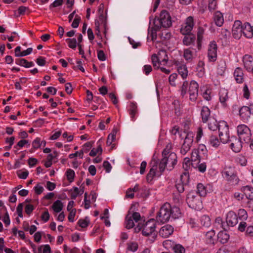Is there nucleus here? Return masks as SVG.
Segmentation results:
<instances>
[{
	"label": "nucleus",
	"instance_id": "bf43d9fd",
	"mask_svg": "<svg viewBox=\"0 0 253 253\" xmlns=\"http://www.w3.org/2000/svg\"><path fill=\"white\" fill-rule=\"evenodd\" d=\"M165 160L163 158L159 163V169L161 173L163 172L166 168L168 166Z\"/></svg>",
	"mask_w": 253,
	"mask_h": 253
},
{
	"label": "nucleus",
	"instance_id": "2eb2a0df",
	"mask_svg": "<svg viewBox=\"0 0 253 253\" xmlns=\"http://www.w3.org/2000/svg\"><path fill=\"white\" fill-rule=\"evenodd\" d=\"M167 165V169L171 170L177 163V156L175 153L171 152L168 156L163 157Z\"/></svg>",
	"mask_w": 253,
	"mask_h": 253
},
{
	"label": "nucleus",
	"instance_id": "4d7b16f0",
	"mask_svg": "<svg viewBox=\"0 0 253 253\" xmlns=\"http://www.w3.org/2000/svg\"><path fill=\"white\" fill-rule=\"evenodd\" d=\"M127 250L132 252H135L138 249V245L135 242H131L127 244Z\"/></svg>",
	"mask_w": 253,
	"mask_h": 253
},
{
	"label": "nucleus",
	"instance_id": "680f3d73",
	"mask_svg": "<svg viewBox=\"0 0 253 253\" xmlns=\"http://www.w3.org/2000/svg\"><path fill=\"white\" fill-rule=\"evenodd\" d=\"M81 20V17L78 15H76L75 19L72 23V27L74 28H78Z\"/></svg>",
	"mask_w": 253,
	"mask_h": 253
},
{
	"label": "nucleus",
	"instance_id": "423d86ee",
	"mask_svg": "<svg viewBox=\"0 0 253 253\" xmlns=\"http://www.w3.org/2000/svg\"><path fill=\"white\" fill-rule=\"evenodd\" d=\"M238 222L237 214L233 211H229L226 214V224H223V230H228L229 227H234Z\"/></svg>",
	"mask_w": 253,
	"mask_h": 253
},
{
	"label": "nucleus",
	"instance_id": "c03bdc74",
	"mask_svg": "<svg viewBox=\"0 0 253 253\" xmlns=\"http://www.w3.org/2000/svg\"><path fill=\"white\" fill-rule=\"evenodd\" d=\"M96 21H99L100 24L104 28V33L105 35L106 33V18L103 14H99L98 19Z\"/></svg>",
	"mask_w": 253,
	"mask_h": 253
},
{
	"label": "nucleus",
	"instance_id": "de8ad7c7",
	"mask_svg": "<svg viewBox=\"0 0 253 253\" xmlns=\"http://www.w3.org/2000/svg\"><path fill=\"white\" fill-rule=\"evenodd\" d=\"M89 222V219L86 217L84 219H80L78 221V224L82 228H86L88 226Z\"/></svg>",
	"mask_w": 253,
	"mask_h": 253
},
{
	"label": "nucleus",
	"instance_id": "a18cd8bd",
	"mask_svg": "<svg viewBox=\"0 0 253 253\" xmlns=\"http://www.w3.org/2000/svg\"><path fill=\"white\" fill-rule=\"evenodd\" d=\"M126 228L127 229H131L134 226L133 220L127 214L126 217Z\"/></svg>",
	"mask_w": 253,
	"mask_h": 253
},
{
	"label": "nucleus",
	"instance_id": "6ab92c4d",
	"mask_svg": "<svg viewBox=\"0 0 253 253\" xmlns=\"http://www.w3.org/2000/svg\"><path fill=\"white\" fill-rule=\"evenodd\" d=\"M173 232V227L169 225L166 224L161 228L159 230V235L163 238H168Z\"/></svg>",
	"mask_w": 253,
	"mask_h": 253
},
{
	"label": "nucleus",
	"instance_id": "4be33fe9",
	"mask_svg": "<svg viewBox=\"0 0 253 253\" xmlns=\"http://www.w3.org/2000/svg\"><path fill=\"white\" fill-rule=\"evenodd\" d=\"M175 64L178 66L177 71L179 75L184 79L186 78L188 75V70L185 64H180L179 61H176Z\"/></svg>",
	"mask_w": 253,
	"mask_h": 253
},
{
	"label": "nucleus",
	"instance_id": "4c0bfd02",
	"mask_svg": "<svg viewBox=\"0 0 253 253\" xmlns=\"http://www.w3.org/2000/svg\"><path fill=\"white\" fill-rule=\"evenodd\" d=\"M237 215L238 219H239L241 221H245L248 217L247 211L243 209H241L238 210Z\"/></svg>",
	"mask_w": 253,
	"mask_h": 253
},
{
	"label": "nucleus",
	"instance_id": "393cba45",
	"mask_svg": "<svg viewBox=\"0 0 253 253\" xmlns=\"http://www.w3.org/2000/svg\"><path fill=\"white\" fill-rule=\"evenodd\" d=\"M228 91L224 88H222L219 92V101L223 106L226 105V102L228 99Z\"/></svg>",
	"mask_w": 253,
	"mask_h": 253
},
{
	"label": "nucleus",
	"instance_id": "a878e982",
	"mask_svg": "<svg viewBox=\"0 0 253 253\" xmlns=\"http://www.w3.org/2000/svg\"><path fill=\"white\" fill-rule=\"evenodd\" d=\"M217 130L218 135H221L223 133L229 132V127L227 123L225 121H220L219 122Z\"/></svg>",
	"mask_w": 253,
	"mask_h": 253
},
{
	"label": "nucleus",
	"instance_id": "ddd939ff",
	"mask_svg": "<svg viewBox=\"0 0 253 253\" xmlns=\"http://www.w3.org/2000/svg\"><path fill=\"white\" fill-rule=\"evenodd\" d=\"M199 85L197 82L192 81L189 85L188 93L189 99L191 101H195L198 96Z\"/></svg>",
	"mask_w": 253,
	"mask_h": 253
},
{
	"label": "nucleus",
	"instance_id": "3c124183",
	"mask_svg": "<svg viewBox=\"0 0 253 253\" xmlns=\"http://www.w3.org/2000/svg\"><path fill=\"white\" fill-rule=\"evenodd\" d=\"M38 253H50L51 248L48 245H45L43 246L40 247L38 249Z\"/></svg>",
	"mask_w": 253,
	"mask_h": 253
},
{
	"label": "nucleus",
	"instance_id": "79ce46f5",
	"mask_svg": "<svg viewBox=\"0 0 253 253\" xmlns=\"http://www.w3.org/2000/svg\"><path fill=\"white\" fill-rule=\"evenodd\" d=\"M183 57L186 61L191 62L193 57V53L189 48L185 49L184 50Z\"/></svg>",
	"mask_w": 253,
	"mask_h": 253
},
{
	"label": "nucleus",
	"instance_id": "6e6552de",
	"mask_svg": "<svg viewBox=\"0 0 253 253\" xmlns=\"http://www.w3.org/2000/svg\"><path fill=\"white\" fill-rule=\"evenodd\" d=\"M239 115L243 121L247 122L251 115H253V104H251L249 106L242 107L239 110Z\"/></svg>",
	"mask_w": 253,
	"mask_h": 253
},
{
	"label": "nucleus",
	"instance_id": "2f4dec72",
	"mask_svg": "<svg viewBox=\"0 0 253 253\" xmlns=\"http://www.w3.org/2000/svg\"><path fill=\"white\" fill-rule=\"evenodd\" d=\"M205 30L203 28L199 27L197 32V46L198 49H200L202 45V42L204 38Z\"/></svg>",
	"mask_w": 253,
	"mask_h": 253
},
{
	"label": "nucleus",
	"instance_id": "5fc2aeb1",
	"mask_svg": "<svg viewBox=\"0 0 253 253\" xmlns=\"http://www.w3.org/2000/svg\"><path fill=\"white\" fill-rule=\"evenodd\" d=\"M102 152V149L101 148V146L100 144H98V147L96 149L93 148L90 151L89 153V155L91 157H94L96 155L97 153L101 154Z\"/></svg>",
	"mask_w": 253,
	"mask_h": 253
},
{
	"label": "nucleus",
	"instance_id": "0e129e2a",
	"mask_svg": "<svg viewBox=\"0 0 253 253\" xmlns=\"http://www.w3.org/2000/svg\"><path fill=\"white\" fill-rule=\"evenodd\" d=\"M204 135L203 130L201 127L199 126L197 128L196 132V140L197 142H198L201 139V137Z\"/></svg>",
	"mask_w": 253,
	"mask_h": 253
},
{
	"label": "nucleus",
	"instance_id": "09e8293b",
	"mask_svg": "<svg viewBox=\"0 0 253 253\" xmlns=\"http://www.w3.org/2000/svg\"><path fill=\"white\" fill-rule=\"evenodd\" d=\"M66 174L68 180L70 182H72L74 181L75 176V171L73 169H68L66 171Z\"/></svg>",
	"mask_w": 253,
	"mask_h": 253
},
{
	"label": "nucleus",
	"instance_id": "a19ab883",
	"mask_svg": "<svg viewBox=\"0 0 253 253\" xmlns=\"http://www.w3.org/2000/svg\"><path fill=\"white\" fill-rule=\"evenodd\" d=\"M151 38V41H154L157 38V30L154 27H149L148 30L147 39Z\"/></svg>",
	"mask_w": 253,
	"mask_h": 253
},
{
	"label": "nucleus",
	"instance_id": "b1692460",
	"mask_svg": "<svg viewBox=\"0 0 253 253\" xmlns=\"http://www.w3.org/2000/svg\"><path fill=\"white\" fill-rule=\"evenodd\" d=\"M128 112L132 121L135 120V116L138 113L137 106L135 103L130 102Z\"/></svg>",
	"mask_w": 253,
	"mask_h": 253
},
{
	"label": "nucleus",
	"instance_id": "774afa93",
	"mask_svg": "<svg viewBox=\"0 0 253 253\" xmlns=\"http://www.w3.org/2000/svg\"><path fill=\"white\" fill-rule=\"evenodd\" d=\"M243 91V96L245 98L248 99L250 97V92L248 86L246 84H245L244 85Z\"/></svg>",
	"mask_w": 253,
	"mask_h": 253
},
{
	"label": "nucleus",
	"instance_id": "e2e57ef3",
	"mask_svg": "<svg viewBox=\"0 0 253 253\" xmlns=\"http://www.w3.org/2000/svg\"><path fill=\"white\" fill-rule=\"evenodd\" d=\"M42 145V142L39 138H36L32 142V146L34 149H38Z\"/></svg>",
	"mask_w": 253,
	"mask_h": 253
},
{
	"label": "nucleus",
	"instance_id": "9b49d317",
	"mask_svg": "<svg viewBox=\"0 0 253 253\" xmlns=\"http://www.w3.org/2000/svg\"><path fill=\"white\" fill-rule=\"evenodd\" d=\"M217 45L214 41L210 42L208 52V57L209 62H214L217 59Z\"/></svg>",
	"mask_w": 253,
	"mask_h": 253
},
{
	"label": "nucleus",
	"instance_id": "58836bf2",
	"mask_svg": "<svg viewBox=\"0 0 253 253\" xmlns=\"http://www.w3.org/2000/svg\"><path fill=\"white\" fill-rule=\"evenodd\" d=\"M157 168V167L156 165H154L150 169L146 176V179L148 182H151L155 176Z\"/></svg>",
	"mask_w": 253,
	"mask_h": 253
},
{
	"label": "nucleus",
	"instance_id": "7c9ffc66",
	"mask_svg": "<svg viewBox=\"0 0 253 253\" xmlns=\"http://www.w3.org/2000/svg\"><path fill=\"white\" fill-rule=\"evenodd\" d=\"M205 62L203 60H200L197 64V75L202 78L204 76L205 71Z\"/></svg>",
	"mask_w": 253,
	"mask_h": 253
},
{
	"label": "nucleus",
	"instance_id": "c9c22d12",
	"mask_svg": "<svg viewBox=\"0 0 253 253\" xmlns=\"http://www.w3.org/2000/svg\"><path fill=\"white\" fill-rule=\"evenodd\" d=\"M153 65L155 69H159L160 66L163 65V62L159 59L156 54H153L151 56Z\"/></svg>",
	"mask_w": 253,
	"mask_h": 253
},
{
	"label": "nucleus",
	"instance_id": "0eeeda50",
	"mask_svg": "<svg viewBox=\"0 0 253 253\" xmlns=\"http://www.w3.org/2000/svg\"><path fill=\"white\" fill-rule=\"evenodd\" d=\"M194 134L192 132H188L181 146L180 153L182 155H185L190 149L193 142Z\"/></svg>",
	"mask_w": 253,
	"mask_h": 253
},
{
	"label": "nucleus",
	"instance_id": "f257e3e1",
	"mask_svg": "<svg viewBox=\"0 0 253 253\" xmlns=\"http://www.w3.org/2000/svg\"><path fill=\"white\" fill-rule=\"evenodd\" d=\"M181 215V211L178 207L171 206L169 203H166L161 207L156 216V219L158 222L164 223L171 218H179Z\"/></svg>",
	"mask_w": 253,
	"mask_h": 253
},
{
	"label": "nucleus",
	"instance_id": "8fccbe9b",
	"mask_svg": "<svg viewBox=\"0 0 253 253\" xmlns=\"http://www.w3.org/2000/svg\"><path fill=\"white\" fill-rule=\"evenodd\" d=\"M71 194V198L72 199L75 200L77 197L80 195V191L78 187H74L73 189L69 190Z\"/></svg>",
	"mask_w": 253,
	"mask_h": 253
},
{
	"label": "nucleus",
	"instance_id": "f704fd0d",
	"mask_svg": "<svg viewBox=\"0 0 253 253\" xmlns=\"http://www.w3.org/2000/svg\"><path fill=\"white\" fill-rule=\"evenodd\" d=\"M51 208L55 212L58 213L62 210L63 208V204L61 201L57 200L53 203Z\"/></svg>",
	"mask_w": 253,
	"mask_h": 253
},
{
	"label": "nucleus",
	"instance_id": "603ef678",
	"mask_svg": "<svg viewBox=\"0 0 253 253\" xmlns=\"http://www.w3.org/2000/svg\"><path fill=\"white\" fill-rule=\"evenodd\" d=\"M218 136L220 137L221 142L223 143H226L228 142H230V137L229 136V132L226 133H223L222 135H218Z\"/></svg>",
	"mask_w": 253,
	"mask_h": 253
},
{
	"label": "nucleus",
	"instance_id": "f03ea898",
	"mask_svg": "<svg viewBox=\"0 0 253 253\" xmlns=\"http://www.w3.org/2000/svg\"><path fill=\"white\" fill-rule=\"evenodd\" d=\"M156 225V221L154 219H151L143 224L142 235L145 236H151L148 239L149 243H153L157 237V234L155 233Z\"/></svg>",
	"mask_w": 253,
	"mask_h": 253
},
{
	"label": "nucleus",
	"instance_id": "13d9d810",
	"mask_svg": "<svg viewBox=\"0 0 253 253\" xmlns=\"http://www.w3.org/2000/svg\"><path fill=\"white\" fill-rule=\"evenodd\" d=\"M115 139L116 133H111V134H109L106 141L107 145L110 146L112 144L113 142L115 140Z\"/></svg>",
	"mask_w": 253,
	"mask_h": 253
},
{
	"label": "nucleus",
	"instance_id": "5701e85b",
	"mask_svg": "<svg viewBox=\"0 0 253 253\" xmlns=\"http://www.w3.org/2000/svg\"><path fill=\"white\" fill-rule=\"evenodd\" d=\"M234 76L236 82L238 84L243 83L244 82V73L241 68H236L234 71Z\"/></svg>",
	"mask_w": 253,
	"mask_h": 253
},
{
	"label": "nucleus",
	"instance_id": "c756f323",
	"mask_svg": "<svg viewBox=\"0 0 253 253\" xmlns=\"http://www.w3.org/2000/svg\"><path fill=\"white\" fill-rule=\"evenodd\" d=\"M15 63L17 65L25 68H30L34 66V63L33 62H29L24 58L16 59L15 60Z\"/></svg>",
	"mask_w": 253,
	"mask_h": 253
},
{
	"label": "nucleus",
	"instance_id": "69168bd1",
	"mask_svg": "<svg viewBox=\"0 0 253 253\" xmlns=\"http://www.w3.org/2000/svg\"><path fill=\"white\" fill-rule=\"evenodd\" d=\"M177 77V75L175 73H173L171 74L169 78V84L173 86H175L176 85V84L175 83V81Z\"/></svg>",
	"mask_w": 253,
	"mask_h": 253
},
{
	"label": "nucleus",
	"instance_id": "ea45409f",
	"mask_svg": "<svg viewBox=\"0 0 253 253\" xmlns=\"http://www.w3.org/2000/svg\"><path fill=\"white\" fill-rule=\"evenodd\" d=\"M196 192L201 197H205L206 196V187L202 183H199L197 185Z\"/></svg>",
	"mask_w": 253,
	"mask_h": 253
},
{
	"label": "nucleus",
	"instance_id": "473e14b6",
	"mask_svg": "<svg viewBox=\"0 0 253 253\" xmlns=\"http://www.w3.org/2000/svg\"><path fill=\"white\" fill-rule=\"evenodd\" d=\"M92 142H87L85 143L83 146L81 150H80L79 157L82 159L83 158L84 153H87L91 148L92 145Z\"/></svg>",
	"mask_w": 253,
	"mask_h": 253
},
{
	"label": "nucleus",
	"instance_id": "052dcab7",
	"mask_svg": "<svg viewBox=\"0 0 253 253\" xmlns=\"http://www.w3.org/2000/svg\"><path fill=\"white\" fill-rule=\"evenodd\" d=\"M171 149V144L170 143H169L167 145L166 148L164 149L162 152V156L163 157L165 156H168L169 154H170V150Z\"/></svg>",
	"mask_w": 253,
	"mask_h": 253
},
{
	"label": "nucleus",
	"instance_id": "e433bc0d",
	"mask_svg": "<svg viewBox=\"0 0 253 253\" xmlns=\"http://www.w3.org/2000/svg\"><path fill=\"white\" fill-rule=\"evenodd\" d=\"M217 0H209L208 8L211 14L213 13L214 11H218L217 9Z\"/></svg>",
	"mask_w": 253,
	"mask_h": 253
},
{
	"label": "nucleus",
	"instance_id": "f8f14e48",
	"mask_svg": "<svg viewBox=\"0 0 253 253\" xmlns=\"http://www.w3.org/2000/svg\"><path fill=\"white\" fill-rule=\"evenodd\" d=\"M210 114V110L207 107V113ZM207 124L208 125V128L210 130L213 131V133H217V128L219 123H217L216 120L212 117L207 116Z\"/></svg>",
	"mask_w": 253,
	"mask_h": 253
},
{
	"label": "nucleus",
	"instance_id": "338daca9",
	"mask_svg": "<svg viewBox=\"0 0 253 253\" xmlns=\"http://www.w3.org/2000/svg\"><path fill=\"white\" fill-rule=\"evenodd\" d=\"M189 84L187 81L183 82V84L181 88V94L182 96H184L187 92V88Z\"/></svg>",
	"mask_w": 253,
	"mask_h": 253
},
{
	"label": "nucleus",
	"instance_id": "a211bd4d",
	"mask_svg": "<svg viewBox=\"0 0 253 253\" xmlns=\"http://www.w3.org/2000/svg\"><path fill=\"white\" fill-rule=\"evenodd\" d=\"M212 14V19L216 26L221 27L224 23L223 14L220 11H214Z\"/></svg>",
	"mask_w": 253,
	"mask_h": 253
},
{
	"label": "nucleus",
	"instance_id": "6e6d98bb",
	"mask_svg": "<svg viewBox=\"0 0 253 253\" xmlns=\"http://www.w3.org/2000/svg\"><path fill=\"white\" fill-rule=\"evenodd\" d=\"M173 250L175 253H184L185 250L181 245H175L173 247Z\"/></svg>",
	"mask_w": 253,
	"mask_h": 253
},
{
	"label": "nucleus",
	"instance_id": "7ed1b4c3",
	"mask_svg": "<svg viewBox=\"0 0 253 253\" xmlns=\"http://www.w3.org/2000/svg\"><path fill=\"white\" fill-rule=\"evenodd\" d=\"M155 26L158 29L161 28H168L172 25L171 17L169 12L166 10H163L157 20L154 22Z\"/></svg>",
	"mask_w": 253,
	"mask_h": 253
},
{
	"label": "nucleus",
	"instance_id": "bb28decb",
	"mask_svg": "<svg viewBox=\"0 0 253 253\" xmlns=\"http://www.w3.org/2000/svg\"><path fill=\"white\" fill-rule=\"evenodd\" d=\"M223 177L226 180L230 178L235 173V169L232 167H226L222 172Z\"/></svg>",
	"mask_w": 253,
	"mask_h": 253
},
{
	"label": "nucleus",
	"instance_id": "c85d7f7f",
	"mask_svg": "<svg viewBox=\"0 0 253 253\" xmlns=\"http://www.w3.org/2000/svg\"><path fill=\"white\" fill-rule=\"evenodd\" d=\"M217 134V133L216 134L214 133L210 134V137L209 140V144L210 145L214 148H217L220 144V141L218 139Z\"/></svg>",
	"mask_w": 253,
	"mask_h": 253
},
{
	"label": "nucleus",
	"instance_id": "20e7f679",
	"mask_svg": "<svg viewBox=\"0 0 253 253\" xmlns=\"http://www.w3.org/2000/svg\"><path fill=\"white\" fill-rule=\"evenodd\" d=\"M237 129L240 139L245 143L248 144L250 142L252 135L250 129L245 125H241L237 126Z\"/></svg>",
	"mask_w": 253,
	"mask_h": 253
},
{
	"label": "nucleus",
	"instance_id": "49530a36",
	"mask_svg": "<svg viewBox=\"0 0 253 253\" xmlns=\"http://www.w3.org/2000/svg\"><path fill=\"white\" fill-rule=\"evenodd\" d=\"M66 41L68 44V46L72 49H75L78 46L77 40L75 38H68L66 40Z\"/></svg>",
	"mask_w": 253,
	"mask_h": 253
},
{
	"label": "nucleus",
	"instance_id": "dca6fc26",
	"mask_svg": "<svg viewBox=\"0 0 253 253\" xmlns=\"http://www.w3.org/2000/svg\"><path fill=\"white\" fill-rule=\"evenodd\" d=\"M242 24L239 20L234 22L232 27V33L233 37L236 39H239L242 34Z\"/></svg>",
	"mask_w": 253,
	"mask_h": 253
},
{
	"label": "nucleus",
	"instance_id": "37998d69",
	"mask_svg": "<svg viewBox=\"0 0 253 253\" xmlns=\"http://www.w3.org/2000/svg\"><path fill=\"white\" fill-rule=\"evenodd\" d=\"M195 39L193 36L189 35H185L183 39V42L184 45L187 46L190 45L194 42Z\"/></svg>",
	"mask_w": 253,
	"mask_h": 253
},
{
	"label": "nucleus",
	"instance_id": "72a5a7b5",
	"mask_svg": "<svg viewBox=\"0 0 253 253\" xmlns=\"http://www.w3.org/2000/svg\"><path fill=\"white\" fill-rule=\"evenodd\" d=\"M161 62H163V65L166 64L168 61V57L167 54V52L165 50H160L157 54Z\"/></svg>",
	"mask_w": 253,
	"mask_h": 253
},
{
	"label": "nucleus",
	"instance_id": "aec40b11",
	"mask_svg": "<svg viewBox=\"0 0 253 253\" xmlns=\"http://www.w3.org/2000/svg\"><path fill=\"white\" fill-rule=\"evenodd\" d=\"M242 34L247 38L253 37V26H251L249 23L245 22L242 25Z\"/></svg>",
	"mask_w": 253,
	"mask_h": 253
},
{
	"label": "nucleus",
	"instance_id": "39448f33",
	"mask_svg": "<svg viewBox=\"0 0 253 253\" xmlns=\"http://www.w3.org/2000/svg\"><path fill=\"white\" fill-rule=\"evenodd\" d=\"M186 202L188 206L196 210H200L203 208L201 198H198L192 194L187 195Z\"/></svg>",
	"mask_w": 253,
	"mask_h": 253
},
{
	"label": "nucleus",
	"instance_id": "cd10ccee",
	"mask_svg": "<svg viewBox=\"0 0 253 253\" xmlns=\"http://www.w3.org/2000/svg\"><path fill=\"white\" fill-rule=\"evenodd\" d=\"M225 230L223 231H220L217 235V240H219L220 243L222 244L226 243L229 239V235Z\"/></svg>",
	"mask_w": 253,
	"mask_h": 253
},
{
	"label": "nucleus",
	"instance_id": "864d4df0",
	"mask_svg": "<svg viewBox=\"0 0 253 253\" xmlns=\"http://www.w3.org/2000/svg\"><path fill=\"white\" fill-rule=\"evenodd\" d=\"M227 180L232 185H237L239 182V179L236 173Z\"/></svg>",
	"mask_w": 253,
	"mask_h": 253
},
{
	"label": "nucleus",
	"instance_id": "1a4fd4ad",
	"mask_svg": "<svg viewBox=\"0 0 253 253\" xmlns=\"http://www.w3.org/2000/svg\"><path fill=\"white\" fill-rule=\"evenodd\" d=\"M193 26V18L192 16H189L186 19L184 23L181 25L180 33L183 35H189L191 33Z\"/></svg>",
	"mask_w": 253,
	"mask_h": 253
},
{
	"label": "nucleus",
	"instance_id": "f3484780",
	"mask_svg": "<svg viewBox=\"0 0 253 253\" xmlns=\"http://www.w3.org/2000/svg\"><path fill=\"white\" fill-rule=\"evenodd\" d=\"M217 236L215 235L213 230L207 232V245H209L210 250L212 249L213 246L217 243Z\"/></svg>",
	"mask_w": 253,
	"mask_h": 253
},
{
	"label": "nucleus",
	"instance_id": "4468645a",
	"mask_svg": "<svg viewBox=\"0 0 253 253\" xmlns=\"http://www.w3.org/2000/svg\"><path fill=\"white\" fill-rule=\"evenodd\" d=\"M230 142L232 150L235 152H239L242 147V143L244 142L239 137L238 138L236 136H232L230 137Z\"/></svg>",
	"mask_w": 253,
	"mask_h": 253
},
{
	"label": "nucleus",
	"instance_id": "412c9836",
	"mask_svg": "<svg viewBox=\"0 0 253 253\" xmlns=\"http://www.w3.org/2000/svg\"><path fill=\"white\" fill-rule=\"evenodd\" d=\"M192 165V163L191 162V161L189 158H185L184 159L183 163V168L185 170V172H184L181 175V179L182 180L184 179V177L185 178H188L189 175H188V171L189 169L191 168V165Z\"/></svg>",
	"mask_w": 253,
	"mask_h": 253
},
{
	"label": "nucleus",
	"instance_id": "9d476101",
	"mask_svg": "<svg viewBox=\"0 0 253 253\" xmlns=\"http://www.w3.org/2000/svg\"><path fill=\"white\" fill-rule=\"evenodd\" d=\"M206 146L204 144H200L197 150L192 152L191 158L193 161L204 160L206 157Z\"/></svg>",
	"mask_w": 253,
	"mask_h": 253
}]
</instances>
